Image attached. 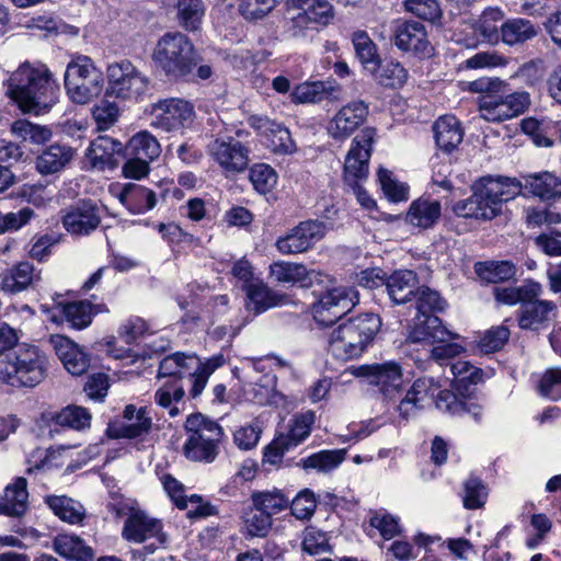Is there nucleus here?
Listing matches in <instances>:
<instances>
[{"label": "nucleus", "mask_w": 561, "mask_h": 561, "mask_svg": "<svg viewBox=\"0 0 561 561\" xmlns=\"http://www.w3.org/2000/svg\"><path fill=\"white\" fill-rule=\"evenodd\" d=\"M495 300L505 305L520 306L537 300L542 294V286L534 280H526L520 286L495 287Z\"/></svg>", "instance_id": "72a5a7b5"}, {"label": "nucleus", "mask_w": 561, "mask_h": 561, "mask_svg": "<svg viewBox=\"0 0 561 561\" xmlns=\"http://www.w3.org/2000/svg\"><path fill=\"white\" fill-rule=\"evenodd\" d=\"M352 42L356 56L364 68L367 71L370 69H377L380 57L377 53L376 44L371 41L368 34L364 31H357L353 34Z\"/></svg>", "instance_id": "de8ad7c7"}, {"label": "nucleus", "mask_w": 561, "mask_h": 561, "mask_svg": "<svg viewBox=\"0 0 561 561\" xmlns=\"http://www.w3.org/2000/svg\"><path fill=\"white\" fill-rule=\"evenodd\" d=\"M539 391L551 400L561 399V368H549L542 375L539 382Z\"/></svg>", "instance_id": "774afa93"}, {"label": "nucleus", "mask_w": 561, "mask_h": 561, "mask_svg": "<svg viewBox=\"0 0 561 561\" xmlns=\"http://www.w3.org/2000/svg\"><path fill=\"white\" fill-rule=\"evenodd\" d=\"M178 19L186 31L198 30L205 13L202 0H178Z\"/></svg>", "instance_id": "3c124183"}, {"label": "nucleus", "mask_w": 561, "mask_h": 561, "mask_svg": "<svg viewBox=\"0 0 561 561\" xmlns=\"http://www.w3.org/2000/svg\"><path fill=\"white\" fill-rule=\"evenodd\" d=\"M328 0H288L284 30L288 37H305L308 31L327 25L333 16Z\"/></svg>", "instance_id": "6e6552de"}, {"label": "nucleus", "mask_w": 561, "mask_h": 561, "mask_svg": "<svg viewBox=\"0 0 561 561\" xmlns=\"http://www.w3.org/2000/svg\"><path fill=\"white\" fill-rule=\"evenodd\" d=\"M61 221L67 232L73 236H89L101 224V209L96 202L83 198L62 209Z\"/></svg>", "instance_id": "2eb2a0df"}, {"label": "nucleus", "mask_w": 561, "mask_h": 561, "mask_svg": "<svg viewBox=\"0 0 561 561\" xmlns=\"http://www.w3.org/2000/svg\"><path fill=\"white\" fill-rule=\"evenodd\" d=\"M289 507L293 516H295L297 519H310L317 508V499L314 492L310 489L301 490L291 501L289 500Z\"/></svg>", "instance_id": "680f3d73"}, {"label": "nucleus", "mask_w": 561, "mask_h": 561, "mask_svg": "<svg viewBox=\"0 0 561 561\" xmlns=\"http://www.w3.org/2000/svg\"><path fill=\"white\" fill-rule=\"evenodd\" d=\"M187 437L201 436L205 440L221 442L225 437L222 427L210 417L201 412L192 413L187 416L185 424Z\"/></svg>", "instance_id": "58836bf2"}, {"label": "nucleus", "mask_w": 561, "mask_h": 561, "mask_svg": "<svg viewBox=\"0 0 561 561\" xmlns=\"http://www.w3.org/2000/svg\"><path fill=\"white\" fill-rule=\"evenodd\" d=\"M106 96L137 100L149 89L150 80L131 61L124 59L107 66Z\"/></svg>", "instance_id": "1a4fd4ad"}, {"label": "nucleus", "mask_w": 561, "mask_h": 561, "mask_svg": "<svg viewBox=\"0 0 561 561\" xmlns=\"http://www.w3.org/2000/svg\"><path fill=\"white\" fill-rule=\"evenodd\" d=\"M250 147L232 137H217L208 145V153L229 174H239L248 169Z\"/></svg>", "instance_id": "4468645a"}, {"label": "nucleus", "mask_w": 561, "mask_h": 561, "mask_svg": "<svg viewBox=\"0 0 561 561\" xmlns=\"http://www.w3.org/2000/svg\"><path fill=\"white\" fill-rule=\"evenodd\" d=\"M522 187L516 179L484 176L473 185L472 195L457 202L453 210L459 217L491 220L501 213L504 203L520 193Z\"/></svg>", "instance_id": "f03ea898"}, {"label": "nucleus", "mask_w": 561, "mask_h": 561, "mask_svg": "<svg viewBox=\"0 0 561 561\" xmlns=\"http://www.w3.org/2000/svg\"><path fill=\"white\" fill-rule=\"evenodd\" d=\"M125 150L126 154H133L151 162L160 156L161 146L154 136L144 130L129 139Z\"/></svg>", "instance_id": "c03bdc74"}, {"label": "nucleus", "mask_w": 561, "mask_h": 561, "mask_svg": "<svg viewBox=\"0 0 561 561\" xmlns=\"http://www.w3.org/2000/svg\"><path fill=\"white\" fill-rule=\"evenodd\" d=\"M345 449L321 450L306 458H301L299 465L305 469H313L318 472H329L337 468L345 459Z\"/></svg>", "instance_id": "a18cd8bd"}, {"label": "nucleus", "mask_w": 561, "mask_h": 561, "mask_svg": "<svg viewBox=\"0 0 561 561\" xmlns=\"http://www.w3.org/2000/svg\"><path fill=\"white\" fill-rule=\"evenodd\" d=\"M56 424L67 426L77 431L90 427L91 414L90 412L79 405H68L64 408L54 417Z\"/></svg>", "instance_id": "4d7b16f0"}, {"label": "nucleus", "mask_w": 561, "mask_h": 561, "mask_svg": "<svg viewBox=\"0 0 561 561\" xmlns=\"http://www.w3.org/2000/svg\"><path fill=\"white\" fill-rule=\"evenodd\" d=\"M252 504L266 511L271 516L278 514L289 506V497L280 490L253 492L251 495Z\"/></svg>", "instance_id": "5fc2aeb1"}, {"label": "nucleus", "mask_w": 561, "mask_h": 561, "mask_svg": "<svg viewBox=\"0 0 561 561\" xmlns=\"http://www.w3.org/2000/svg\"><path fill=\"white\" fill-rule=\"evenodd\" d=\"M369 113L368 104L362 100L342 106L328 124V134L335 140L348 138L364 124Z\"/></svg>", "instance_id": "a211bd4d"}, {"label": "nucleus", "mask_w": 561, "mask_h": 561, "mask_svg": "<svg viewBox=\"0 0 561 561\" xmlns=\"http://www.w3.org/2000/svg\"><path fill=\"white\" fill-rule=\"evenodd\" d=\"M47 373V358L37 346L18 345L0 355V379L13 387H35Z\"/></svg>", "instance_id": "39448f33"}, {"label": "nucleus", "mask_w": 561, "mask_h": 561, "mask_svg": "<svg viewBox=\"0 0 561 561\" xmlns=\"http://www.w3.org/2000/svg\"><path fill=\"white\" fill-rule=\"evenodd\" d=\"M380 328L381 319L376 313L352 317L332 332L330 352L342 360L358 357L373 343Z\"/></svg>", "instance_id": "7ed1b4c3"}, {"label": "nucleus", "mask_w": 561, "mask_h": 561, "mask_svg": "<svg viewBox=\"0 0 561 561\" xmlns=\"http://www.w3.org/2000/svg\"><path fill=\"white\" fill-rule=\"evenodd\" d=\"M53 549L70 561H93L94 558L92 548L76 535H57L53 540Z\"/></svg>", "instance_id": "e433bc0d"}, {"label": "nucleus", "mask_w": 561, "mask_h": 561, "mask_svg": "<svg viewBox=\"0 0 561 561\" xmlns=\"http://www.w3.org/2000/svg\"><path fill=\"white\" fill-rule=\"evenodd\" d=\"M391 41L402 53L424 59L434 55V47L428 39L423 23L411 19H398L391 24Z\"/></svg>", "instance_id": "9d476101"}, {"label": "nucleus", "mask_w": 561, "mask_h": 561, "mask_svg": "<svg viewBox=\"0 0 561 561\" xmlns=\"http://www.w3.org/2000/svg\"><path fill=\"white\" fill-rule=\"evenodd\" d=\"M104 87L103 72L88 56L71 60L65 71V88L69 98L78 104H87L99 96Z\"/></svg>", "instance_id": "0eeeda50"}, {"label": "nucleus", "mask_w": 561, "mask_h": 561, "mask_svg": "<svg viewBox=\"0 0 561 561\" xmlns=\"http://www.w3.org/2000/svg\"><path fill=\"white\" fill-rule=\"evenodd\" d=\"M242 290L245 293V308L254 314H260L266 310L283 306L287 302L288 297L285 294L271 289L262 280L243 284Z\"/></svg>", "instance_id": "b1692460"}, {"label": "nucleus", "mask_w": 561, "mask_h": 561, "mask_svg": "<svg viewBox=\"0 0 561 561\" xmlns=\"http://www.w3.org/2000/svg\"><path fill=\"white\" fill-rule=\"evenodd\" d=\"M11 131L22 141H28L34 145L45 144L53 136L50 128L47 126L33 124L26 119L15 121L11 125Z\"/></svg>", "instance_id": "09e8293b"}, {"label": "nucleus", "mask_w": 561, "mask_h": 561, "mask_svg": "<svg viewBox=\"0 0 561 561\" xmlns=\"http://www.w3.org/2000/svg\"><path fill=\"white\" fill-rule=\"evenodd\" d=\"M62 314L72 328H87L92 321V304L87 300L66 304Z\"/></svg>", "instance_id": "13d9d810"}, {"label": "nucleus", "mask_w": 561, "mask_h": 561, "mask_svg": "<svg viewBox=\"0 0 561 561\" xmlns=\"http://www.w3.org/2000/svg\"><path fill=\"white\" fill-rule=\"evenodd\" d=\"M556 304L550 300L537 299L525 304L518 310V324L525 330H538L540 325L550 320Z\"/></svg>", "instance_id": "f704fd0d"}, {"label": "nucleus", "mask_w": 561, "mask_h": 561, "mask_svg": "<svg viewBox=\"0 0 561 561\" xmlns=\"http://www.w3.org/2000/svg\"><path fill=\"white\" fill-rule=\"evenodd\" d=\"M442 216V205L438 201L417 198L407 211L405 221L420 229H431Z\"/></svg>", "instance_id": "c85d7f7f"}, {"label": "nucleus", "mask_w": 561, "mask_h": 561, "mask_svg": "<svg viewBox=\"0 0 561 561\" xmlns=\"http://www.w3.org/2000/svg\"><path fill=\"white\" fill-rule=\"evenodd\" d=\"M403 7L407 12L432 25L442 24L443 10L437 0H404Z\"/></svg>", "instance_id": "603ef678"}, {"label": "nucleus", "mask_w": 561, "mask_h": 561, "mask_svg": "<svg viewBox=\"0 0 561 561\" xmlns=\"http://www.w3.org/2000/svg\"><path fill=\"white\" fill-rule=\"evenodd\" d=\"M45 504L60 520L70 525H81L87 512L81 502L67 495H47Z\"/></svg>", "instance_id": "7c9ffc66"}, {"label": "nucleus", "mask_w": 561, "mask_h": 561, "mask_svg": "<svg viewBox=\"0 0 561 561\" xmlns=\"http://www.w3.org/2000/svg\"><path fill=\"white\" fill-rule=\"evenodd\" d=\"M415 316H426L431 313L443 312L447 306L439 293L428 287L422 286L415 294Z\"/></svg>", "instance_id": "6e6d98bb"}, {"label": "nucleus", "mask_w": 561, "mask_h": 561, "mask_svg": "<svg viewBox=\"0 0 561 561\" xmlns=\"http://www.w3.org/2000/svg\"><path fill=\"white\" fill-rule=\"evenodd\" d=\"M161 530L162 524L159 519L152 518L146 512L138 510L133 511L126 518L122 536L127 541L140 543L159 536Z\"/></svg>", "instance_id": "393cba45"}, {"label": "nucleus", "mask_w": 561, "mask_h": 561, "mask_svg": "<svg viewBox=\"0 0 561 561\" xmlns=\"http://www.w3.org/2000/svg\"><path fill=\"white\" fill-rule=\"evenodd\" d=\"M151 425V417L148 415L147 409L140 408L136 414L135 421H129V423H110L106 428V435L112 439L138 438L148 434Z\"/></svg>", "instance_id": "c9c22d12"}, {"label": "nucleus", "mask_w": 561, "mask_h": 561, "mask_svg": "<svg viewBox=\"0 0 561 561\" xmlns=\"http://www.w3.org/2000/svg\"><path fill=\"white\" fill-rule=\"evenodd\" d=\"M358 293L352 288L329 289L313 302V319L322 327H330L347 314L358 304Z\"/></svg>", "instance_id": "f8f14e48"}, {"label": "nucleus", "mask_w": 561, "mask_h": 561, "mask_svg": "<svg viewBox=\"0 0 561 561\" xmlns=\"http://www.w3.org/2000/svg\"><path fill=\"white\" fill-rule=\"evenodd\" d=\"M152 58L163 75L175 81H187L199 60L193 43L180 32L164 34L158 41Z\"/></svg>", "instance_id": "20e7f679"}, {"label": "nucleus", "mask_w": 561, "mask_h": 561, "mask_svg": "<svg viewBox=\"0 0 561 561\" xmlns=\"http://www.w3.org/2000/svg\"><path fill=\"white\" fill-rule=\"evenodd\" d=\"M243 522L250 537H266L273 525V517L259 506L252 504L244 514Z\"/></svg>", "instance_id": "8fccbe9b"}, {"label": "nucleus", "mask_w": 561, "mask_h": 561, "mask_svg": "<svg viewBox=\"0 0 561 561\" xmlns=\"http://www.w3.org/2000/svg\"><path fill=\"white\" fill-rule=\"evenodd\" d=\"M504 18L500 8H486L478 21V30L488 42H496L500 37L497 23Z\"/></svg>", "instance_id": "e2e57ef3"}, {"label": "nucleus", "mask_w": 561, "mask_h": 561, "mask_svg": "<svg viewBox=\"0 0 561 561\" xmlns=\"http://www.w3.org/2000/svg\"><path fill=\"white\" fill-rule=\"evenodd\" d=\"M122 150V142L107 136H99L91 141L85 157L92 168L98 170L114 169L117 165L116 153Z\"/></svg>", "instance_id": "bb28decb"}, {"label": "nucleus", "mask_w": 561, "mask_h": 561, "mask_svg": "<svg viewBox=\"0 0 561 561\" xmlns=\"http://www.w3.org/2000/svg\"><path fill=\"white\" fill-rule=\"evenodd\" d=\"M327 232V226L319 220H306L293 228L286 236L276 241L282 254H297L309 250L320 241Z\"/></svg>", "instance_id": "dca6fc26"}, {"label": "nucleus", "mask_w": 561, "mask_h": 561, "mask_svg": "<svg viewBox=\"0 0 561 561\" xmlns=\"http://www.w3.org/2000/svg\"><path fill=\"white\" fill-rule=\"evenodd\" d=\"M151 126L164 131H179L193 123L194 106L188 101L178 98L159 100L151 104Z\"/></svg>", "instance_id": "ddd939ff"}, {"label": "nucleus", "mask_w": 561, "mask_h": 561, "mask_svg": "<svg viewBox=\"0 0 561 561\" xmlns=\"http://www.w3.org/2000/svg\"><path fill=\"white\" fill-rule=\"evenodd\" d=\"M420 279L412 270H399L387 277L386 291L396 305H402L412 299L419 290Z\"/></svg>", "instance_id": "a878e982"}, {"label": "nucleus", "mask_w": 561, "mask_h": 561, "mask_svg": "<svg viewBox=\"0 0 561 561\" xmlns=\"http://www.w3.org/2000/svg\"><path fill=\"white\" fill-rule=\"evenodd\" d=\"M413 330L414 340H433V342H445L453 339L451 333L443 325L436 313L415 316Z\"/></svg>", "instance_id": "ea45409f"}, {"label": "nucleus", "mask_w": 561, "mask_h": 561, "mask_svg": "<svg viewBox=\"0 0 561 561\" xmlns=\"http://www.w3.org/2000/svg\"><path fill=\"white\" fill-rule=\"evenodd\" d=\"M507 84L496 94L480 98L479 111L483 119L500 123L523 114L530 104L527 92L507 93Z\"/></svg>", "instance_id": "9b49d317"}, {"label": "nucleus", "mask_w": 561, "mask_h": 561, "mask_svg": "<svg viewBox=\"0 0 561 561\" xmlns=\"http://www.w3.org/2000/svg\"><path fill=\"white\" fill-rule=\"evenodd\" d=\"M224 363L222 356L213 357L203 363L195 355L174 353L160 362L158 377L188 378L191 383L188 393L195 399L203 392L209 376Z\"/></svg>", "instance_id": "423d86ee"}, {"label": "nucleus", "mask_w": 561, "mask_h": 561, "mask_svg": "<svg viewBox=\"0 0 561 561\" xmlns=\"http://www.w3.org/2000/svg\"><path fill=\"white\" fill-rule=\"evenodd\" d=\"M376 135L375 128H364L352 141L345 158L344 174L346 181L365 179L368 173L371 146Z\"/></svg>", "instance_id": "f3484780"}, {"label": "nucleus", "mask_w": 561, "mask_h": 561, "mask_svg": "<svg viewBox=\"0 0 561 561\" xmlns=\"http://www.w3.org/2000/svg\"><path fill=\"white\" fill-rule=\"evenodd\" d=\"M33 216L34 210L30 207H23L18 211H0V236L20 230Z\"/></svg>", "instance_id": "338daca9"}, {"label": "nucleus", "mask_w": 561, "mask_h": 561, "mask_svg": "<svg viewBox=\"0 0 561 561\" xmlns=\"http://www.w3.org/2000/svg\"><path fill=\"white\" fill-rule=\"evenodd\" d=\"M331 90L322 81L306 82L296 87L293 99L298 103H319L331 94Z\"/></svg>", "instance_id": "052dcab7"}, {"label": "nucleus", "mask_w": 561, "mask_h": 561, "mask_svg": "<svg viewBox=\"0 0 561 561\" xmlns=\"http://www.w3.org/2000/svg\"><path fill=\"white\" fill-rule=\"evenodd\" d=\"M7 95L30 114H44L57 102L58 85L49 69L42 64H22L7 80Z\"/></svg>", "instance_id": "f257e3e1"}, {"label": "nucleus", "mask_w": 561, "mask_h": 561, "mask_svg": "<svg viewBox=\"0 0 561 561\" xmlns=\"http://www.w3.org/2000/svg\"><path fill=\"white\" fill-rule=\"evenodd\" d=\"M364 376L368 378L369 383L379 388V392L385 399L396 401L402 392V369L396 362H387L371 366L362 367Z\"/></svg>", "instance_id": "6ab92c4d"}, {"label": "nucleus", "mask_w": 561, "mask_h": 561, "mask_svg": "<svg viewBox=\"0 0 561 561\" xmlns=\"http://www.w3.org/2000/svg\"><path fill=\"white\" fill-rule=\"evenodd\" d=\"M118 199L131 214L136 215L145 214L157 205V195L152 190L134 183L123 186Z\"/></svg>", "instance_id": "cd10ccee"}, {"label": "nucleus", "mask_w": 561, "mask_h": 561, "mask_svg": "<svg viewBox=\"0 0 561 561\" xmlns=\"http://www.w3.org/2000/svg\"><path fill=\"white\" fill-rule=\"evenodd\" d=\"M220 442L205 440L201 436L187 437L184 446L183 454L192 461L213 462L219 453Z\"/></svg>", "instance_id": "49530a36"}, {"label": "nucleus", "mask_w": 561, "mask_h": 561, "mask_svg": "<svg viewBox=\"0 0 561 561\" xmlns=\"http://www.w3.org/2000/svg\"><path fill=\"white\" fill-rule=\"evenodd\" d=\"M316 414L313 411H306L296 414L289 424V431L285 435H279L268 447V453H274L275 457H283L290 448L298 446L310 435L311 427L314 424Z\"/></svg>", "instance_id": "412c9836"}, {"label": "nucleus", "mask_w": 561, "mask_h": 561, "mask_svg": "<svg viewBox=\"0 0 561 561\" xmlns=\"http://www.w3.org/2000/svg\"><path fill=\"white\" fill-rule=\"evenodd\" d=\"M73 154L71 147L54 144L36 158V170L43 175L58 173L72 160Z\"/></svg>", "instance_id": "c756f323"}, {"label": "nucleus", "mask_w": 561, "mask_h": 561, "mask_svg": "<svg viewBox=\"0 0 561 561\" xmlns=\"http://www.w3.org/2000/svg\"><path fill=\"white\" fill-rule=\"evenodd\" d=\"M50 344L64 367L73 376H81L90 367V355L64 335H51Z\"/></svg>", "instance_id": "5701e85b"}, {"label": "nucleus", "mask_w": 561, "mask_h": 561, "mask_svg": "<svg viewBox=\"0 0 561 561\" xmlns=\"http://www.w3.org/2000/svg\"><path fill=\"white\" fill-rule=\"evenodd\" d=\"M249 124L266 138V146L275 153L287 154L296 149L290 131L267 116L252 115Z\"/></svg>", "instance_id": "4be33fe9"}, {"label": "nucleus", "mask_w": 561, "mask_h": 561, "mask_svg": "<svg viewBox=\"0 0 561 561\" xmlns=\"http://www.w3.org/2000/svg\"><path fill=\"white\" fill-rule=\"evenodd\" d=\"M27 481L25 478H18L13 484L4 490V495L0 500V515L20 517L27 510L28 493L26 490Z\"/></svg>", "instance_id": "2f4dec72"}, {"label": "nucleus", "mask_w": 561, "mask_h": 561, "mask_svg": "<svg viewBox=\"0 0 561 561\" xmlns=\"http://www.w3.org/2000/svg\"><path fill=\"white\" fill-rule=\"evenodd\" d=\"M433 130L437 147L446 153L453 152L463 138L460 123L455 116L439 117L435 122Z\"/></svg>", "instance_id": "473e14b6"}, {"label": "nucleus", "mask_w": 561, "mask_h": 561, "mask_svg": "<svg viewBox=\"0 0 561 561\" xmlns=\"http://www.w3.org/2000/svg\"><path fill=\"white\" fill-rule=\"evenodd\" d=\"M500 30L503 42L511 46L524 44L538 34V26L530 20L522 18L507 20Z\"/></svg>", "instance_id": "a19ab883"}, {"label": "nucleus", "mask_w": 561, "mask_h": 561, "mask_svg": "<svg viewBox=\"0 0 561 561\" xmlns=\"http://www.w3.org/2000/svg\"><path fill=\"white\" fill-rule=\"evenodd\" d=\"M249 179L260 194H266L276 185L277 173L266 163H255L250 168Z\"/></svg>", "instance_id": "bf43d9fd"}, {"label": "nucleus", "mask_w": 561, "mask_h": 561, "mask_svg": "<svg viewBox=\"0 0 561 561\" xmlns=\"http://www.w3.org/2000/svg\"><path fill=\"white\" fill-rule=\"evenodd\" d=\"M34 267L28 262H20L3 278V288L12 294L26 289L33 280Z\"/></svg>", "instance_id": "864d4df0"}, {"label": "nucleus", "mask_w": 561, "mask_h": 561, "mask_svg": "<svg viewBox=\"0 0 561 561\" xmlns=\"http://www.w3.org/2000/svg\"><path fill=\"white\" fill-rule=\"evenodd\" d=\"M270 275L280 284L299 285L302 288H310L314 284H323L328 275L308 270L305 265L290 262H275L270 265Z\"/></svg>", "instance_id": "aec40b11"}, {"label": "nucleus", "mask_w": 561, "mask_h": 561, "mask_svg": "<svg viewBox=\"0 0 561 561\" xmlns=\"http://www.w3.org/2000/svg\"><path fill=\"white\" fill-rule=\"evenodd\" d=\"M525 188L540 199H556L561 197V179L548 171L528 174Z\"/></svg>", "instance_id": "4c0bfd02"}, {"label": "nucleus", "mask_w": 561, "mask_h": 561, "mask_svg": "<svg viewBox=\"0 0 561 561\" xmlns=\"http://www.w3.org/2000/svg\"><path fill=\"white\" fill-rule=\"evenodd\" d=\"M463 506L467 510L481 508L484 505L488 496V492L483 482L479 478L470 477L463 483Z\"/></svg>", "instance_id": "69168bd1"}, {"label": "nucleus", "mask_w": 561, "mask_h": 561, "mask_svg": "<svg viewBox=\"0 0 561 561\" xmlns=\"http://www.w3.org/2000/svg\"><path fill=\"white\" fill-rule=\"evenodd\" d=\"M510 335L511 331L506 325L492 327L481 336L479 348L485 354L497 352L507 343Z\"/></svg>", "instance_id": "0e129e2a"}, {"label": "nucleus", "mask_w": 561, "mask_h": 561, "mask_svg": "<svg viewBox=\"0 0 561 561\" xmlns=\"http://www.w3.org/2000/svg\"><path fill=\"white\" fill-rule=\"evenodd\" d=\"M474 272L485 283H500L513 278L516 266L510 261H486L474 264Z\"/></svg>", "instance_id": "37998d69"}, {"label": "nucleus", "mask_w": 561, "mask_h": 561, "mask_svg": "<svg viewBox=\"0 0 561 561\" xmlns=\"http://www.w3.org/2000/svg\"><path fill=\"white\" fill-rule=\"evenodd\" d=\"M369 72L380 85L386 88H401L408 79L407 69L399 61L394 60L385 62L379 60L378 68L370 69Z\"/></svg>", "instance_id": "79ce46f5"}]
</instances>
